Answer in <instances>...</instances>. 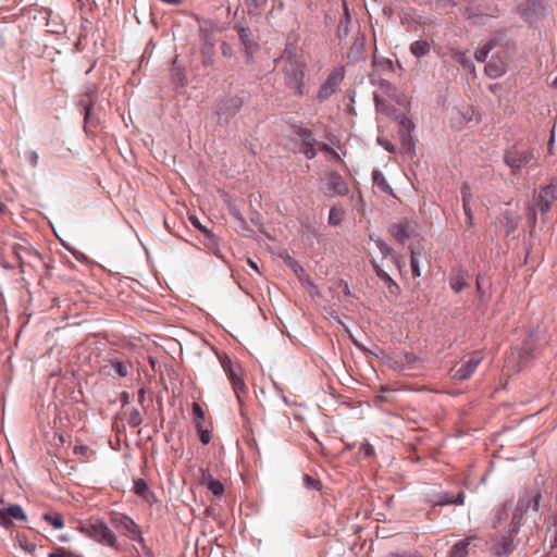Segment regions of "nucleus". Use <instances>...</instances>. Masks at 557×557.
Wrapping results in <instances>:
<instances>
[{
    "label": "nucleus",
    "mask_w": 557,
    "mask_h": 557,
    "mask_svg": "<svg viewBox=\"0 0 557 557\" xmlns=\"http://www.w3.org/2000/svg\"><path fill=\"white\" fill-rule=\"evenodd\" d=\"M44 519L54 529H62L64 527L63 517L59 513H46Z\"/></svg>",
    "instance_id": "nucleus-29"
},
{
    "label": "nucleus",
    "mask_w": 557,
    "mask_h": 557,
    "mask_svg": "<svg viewBox=\"0 0 557 557\" xmlns=\"http://www.w3.org/2000/svg\"><path fill=\"white\" fill-rule=\"evenodd\" d=\"M277 65L282 66L286 86L302 95L304 62L300 60L299 49L293 44H287L277 60Z\"/></svg>",
    "instance_id": "nucleus-1"
},
{
    "label": "nucleus",
    "mask_w": 557,
    "mask_h": 557,
    "mask_svg": "<svg viewBox=\"0 0 557 557\" xmlns=\"http://www.w3.org/2000/svg\"><path fill=\"white\" fill-rule=\"evenodd\" d=\"M0 518L2 521V525L8 528L12 524L11 519L15 520H26V513L20 505H10L4 509H0Z\"/></svg>",
    "instance_id": "nucleus-14"
},
{
    "label": "nucleus",
    "mask_w": 557,
    "mask_h": 557,
    "mask_svg": "<svg viewBox=\"0 0 557 557\" xmlns=\"http://www.w3.org/2000/svg\"><path fill=\"white\" fill-rule=\"evenodd\" d=\"M27 157H28V160H29L30 164L35 166L37 164V160H38L37 153L36 152H29Z\"/></svg>",
    "instance_id": "nucleus-48"
},
{
    "label": "nucleus",
    "mask_w": 557,
    "mask_h": 557,
    "mask_svg": "<svg viewBox=\"0 0 557 557\" xmlns=\"http://www.w3.org/2000/svg\"><path fill=\"white\" fill-rule=\"evenodd\" d=\"M110 364L119 376L125 377L128 374L127 366L123 361L119 359H112L110 360Z\"/></svg>",
    "instance_id": "nucleus-31"
},
{
    "label": "nucleus",
    "mask_w": 557,
    "mask_h": 557,
    "mask_svg": "<svg viewBox=\"0 0 557 557\" xmlns=\"http://www.w3.org/2000/svg\"><path fill=\"white\" fill-rule=\"evenodd\" d=\"M299 151L302 152L308 159L315 157V148L311 141H299Z\"/></svg>",
    "instance_id": "nucleus-32"
},
{
    "label": "nucleus",
    "mask_w": 557,
    "mask_h": 557,
    "mask_svg": "<svg viewBox=\"0 0 557 557\" xmlns=\"http://www.w3.org/2000/svg\"><path fill=\"white\" fill-rule=\"evenodd\" d=\"M404 148H406L407 151L411 152L413 150V146L411 145V141H401Z\"/></svg>",
    "instance_id": "nucleus-52"
},
{
    "label": "nucleus",
    "mask_w": 557,
    "mask_h": 557,
    "mask_svg": "<svg viewBox=\"0 0 557 557\" xmlns=\"http://www.w3.org/2000/svg\"><path fill=\"white\" fill-rule=\"evenodd\" d=\"M553 531L552 547H557V522L549 529Z\"/></svg>",
    "instance_id": "nucleus-46"
},
{
    "label": "nucleus",
    "mask_w": 557,
    "mask_h": 557,
    "mask_svg": "<svg viewBox=\"0 0 557 557\" xmlns=\"http://www.w3.org/2000/svg\"><path fill=\"white\" fill-rule=\"evenodd\" d=\"M387 557H414L410 554H397V553H391Z\"/></svg>",
    "instance_id": "nucleus-53"
},
{
    "label": "nucleus",
    "mask_w": 557,
    "mask_h": 557,
    "mask_svg": "<svg viewBox=\"0 0 557 557\" xmlns=\"http://www.w3.org/2000/svg\"><path fill=\"white\" fill-rule=\"evenodd\" d=\"M373 268L377 277L386 284L389 292L392 294H396L399 287L396 284V282L389 276V274L377 264H374Z\"/></svg>",
    "instance_id": "nucleus-19"
},
{
    "label": "nucleus",
    "mask_w": 557,
    "mask_h": 557,
    "mask_svg": "<svg viewBox=\"0 0 557 557\" xmlns=\"http://www.w3.org/2000/svg\"><path fill=\"white\" fill-rule=\"evenodd\" d=\"M48 557H72V555L65 552L63 548H58L51 552Z\"/></svg>",
    "instance_id": "nucleus-45"
},
{
    "label": "nucleus",
    "mask_w": 557,
    "mask_h": 557,
    "mask_svg": "<svg viewBox=\"0 0 557 557\" xmlns=\"http://www.w3.org/2000/svg\"><path fill=\"white\" fill-rule=\"evenodd\" d=\"M410 268H411V273L414 277H419L421 275L419 261H418L416 251L413 249H410Z\"/></svg>",
    "instance_id": "nucleus-34"
},
{
    "label": "nucleus",
    "mask_w": 557,
    "mask_h": 557,
    "mask_svg": "<svg viewBox=\"0 0 557 557\" xmlns=\"http://www.w3.org/2000/svg\"><path fill=\"white\" fill-rule=\"evenodd\" d=\"M380 144H383L384 145V148L388 151V152H396L397 151V148L395 147V145L392 143V141H379Z\"/></svg>",
    "instance_id": "nucleus-47"
},
{
    "label": "nucleus",
    "mask_w": 557,
    "mask_h": 557,
    "mask_svg": "<svg viewBox=\"0 0 557 557\" xmlns=\"http://www.w3.org/2000/svg\"><path fill=\"white\" fill-rule=\"evenodd\" d=\"M344 219V210L333 207L329 213V223L331 225H339Z\"/></svg>",
    "instance_id": "nucleus-28"
},
{
    "label": "nucleus",
    "mask_w": 557,
    "mask_h": 557,
    "mask_svg": "<svg viewBox=\"0 0 557 557\" xmlns=\"http://www.w3.org/2000/svg\"><path fill=\"white\" fill-rule=\"evenodd\" d=\"M87 449H88L87 446L78 445V446L74 447V453L75 454H84Z\"/></svg>",
    "instance_id": "nucleus-50"
},
{
    "label": "nucleus",
    "mask_w": 557,
    "mask_h": 557,
    "mask_svg": "<svg viewBox=\"0 0 557 557\" xmlns=\"http://www.w3.org/2000/svg\"><path fill=\"white\" fill-rule=\"evenodd\" d=\"M465 215H466V223L468 227H472L473 225V213L470 203H462Z\"/></svg>",
    "instance_id": "nucleus-41"
},
{
    "label": "nucleus",
    "mask_w": 557,
    "mask_h": 557,
    "mask_svg": "<svg viewBox=\"0 0 557 557\" xmlns=\"http://www.w3.org/2000/svg\"><path fill=\"white\" fill-rule=\"evenodd\" d=\"M197 432L199 434V437H200V442L203 444V445H207L210 443L211 441V431L208 430V429H205L203 425H199L198 424V429H197Z\"/></svg>",
    "instance_id": "nucleus-37"
},
{
    "label": "nucleus",
    "mask_w": 557,
    "mask_h": 557,
    "mask_svg": "<svg viewBox=\"0 0 557 557\" xmlns=\"http://www.w3.org/2000/svg\"><path fill=\"white\" fill-rule=\"evenodd\" d=\"M223 53H224V54L230 53V50H226L225 45H223Z\"/></svg>",
    "instance_id": "nucleus-62"
},
{
    "label": "nucleus",
    "mask_w": 557,
    "mask_h": 557,
    "mask_svg": "<svg viewBox=\"0 0 557 557\" xmlns=\"http://www.w3.org/2000/svg\"><path fill=\"white\" fill-rule=\"evenodd\" d=\"M141 422H143V418H141L140 412L137 409H133L128 417V424L132 428H136V426L140 425Z\"/></svg>",
    "instance_id": "nucleus-36"
},
{
    "label": "nucleus",
    "mask_w": 557,
    "mask_h": 557,
    "mask_svg": "<svg viewBox=\"0 0 557 557\" xmlns=\"http://www.w3.org/2000/svg\"><path fill=\"white\" fill-rule=\"evenodd\" d=\"M267 3V0H246V8L249 13H252V8L258 9L263 7Z\"/></svg>",
    "instance_id": "nucleus-42"
},
{
    "label": "nucleus",
    "mask_w": 557,
    "mask_h": 557,
    "mask_svg": "<svg viewBox=\"0 0 557 557\" xmlns=\"http://www.w3.org/2000/svg\"><path fill=\"white\" fill-rule=\"evenodd\" d=\"M323 191L329 197L346 196L349 193V187L346 181L335 171L325 172L322 177Z\"/></svg>",
    "instance_id": "nucleus-8"
},
{
    "label": "nucleus",
    "mask_w": 557,
    "mask_h": 557,
    "mask_svg": "<svg viewBox=\"0 0 557 557\" xmlns=\"http://www.w3.org/2000/svg\"><path fill=\"white\" fill-rule=\"evenodd\" d=\"M476 289H478L480 296L482 297L484 295V290H483L482 285H481L480 276L476 278Z\"/></svg>",
    "instance_id": "nucleus-51"
},
{
    "label": "nucleus",
    "mask_w": 557,
    "mask_h": 557,
    "mask_svg": "<svg viewBox=\"0 0 557 557\" xmlns=\"http://www.w3.org/2000/svg\"><path fill=\"white\" fill-rule=\"evenodd\" d=\"M430 44L424 40H417L410 45V51L417 58L426 55L430 52Z\"/></svg>",
    "instance_id": "nucleus-23"
},
{
    "label": "nucleus",
    "mask_w": 557,
    "mask_h": 557,
    "mask_svg": "<svg viewBox=\"0 0 557 557\" xmlns=\"http://www.w3.org/2000/svg\"><path fill=\"white\" fill-rule=\"evenodd\" d=\"M370 239L374 242L375 246L379 248L384 258H392L396 253L395 250L392 247H389L386 243H384L381 238H374L373 236H371Z\"/></svg>",
    "instance_id": "nucleus-27"
},
{
    "label": "nucleus",
    "mask_w": 557,
    "mask_h": 557,
    "mask_svg": "<svg viewBox=\"0 0 557 557\" xmlns=\"http://www.w3.org/2000/svg\"><path fill=\"white\" fill-rule=\"evenodd\" d=\"M462 203H470L472 199L471 188L468 183H463L460 188Z\"/></svg>",
    "instance_id": "nucleus-38"
},
{
    "label": "nucleus",
    "mask_w": 557,
    "mask_h": 557,
    "mask_svg": "<svg viewBox=\"0 0 557 557\" xmlns=\"http://www.w3.org/2000/svg\"><path fill=\"white\" fill-rule=\"evenodd\" d=\"M223 53H224V54L230 53V50H226L225 45H223Z\"/></svg>",
    "instance_id": "nucleus-61"
},
{
    "label": "nucleus",
    "mask_w": 557,
    "mask_h": 557,
    "mask_svg": "<svg viewBox=\"0 0 557 557\" xmlns=\"http://www.w3.org/2000/svg\"><path fill=\"white\" fill-rule=\"evenodd\" d=\"M470 541L471 537H468L455 543L449 552V557H467Z\"/></svg>",
    "instance_id": "nucleus-21"
},
{
    "label": "nucleus",
    "mask_w": 557,
    "mask_h": 557,
    "mask_svg": "<svg viewBox=\"0 0 557 557\" xmlns=\"http://www.w3.org/2000/svg\"><path fill=\"white\" fill-rule=\"evenodd\" d=\"M372 178H373L374 184L380 188V190H382L383 193H386V194L393 193L392 187L389 186V184L387 183L385 176L383 175V173L381 171L374 170L372 172Z\"/></svg>",
    "instance_id": "nucleus-22"
},
{
    "label": "nucleus",
    "mask_w": 557,
    "mask_h": 557,
    "mask_svg": "<svg viewBox=\"0 0 557 557\" xmlns=\"http://www.w3.org/2000/svg\"><path fill=\"white\" fill-rule=\"evenodd\" d=\"M77 530L101 545L115 547L117 540L113 531L102 520H86L79 522Z\"/></svg>",
    "instance_id": "nucleus-3"
},
{
    "label": "nucleus",
    "mask_w": 557,
    "mask_h": 557,
    "mask_svg": "<svg viewBox=\"0 0 557 557\" xmlns=\"http://www.w3.org/2000/svg\"><path fill=\"white\" fill-rule=\"evenodd\" d=\"M208 488L215 496L222 495L224 491V487L220 481H210Z\"/></svg>",
    "instance_id": "nucleus-39"
},
{
    "label": "nucleus",
    "mask_w": 557,
    "mask_h": 557,
    "mask_svg": "<svg viewBox=\"0 0 557 557\" xmlns=\"http://www.w3.org/2000/svg\"><path fill=\"white\" fill-rule=\"evenodd\" d=\"M482 360L483 356L481 351L472 352L469 359L465 361L459 368L451 370L453 379L457 381L468 380L474 373Z\"/></svg>",
    "instance_id": "nucleus-12"
},
{
    "label": "nucleus",
    "mask_w": 557,
    "mask_h": 557,
    "mask_svg": "<svg viewBox=\"0 0 557 557\" xmlns=\"http://www.w3.org/2000/svg\"><path fill=\"white\" fill-rule=\"evenodd\" d=\"M465 503V494L463 492L458 493L455 498H450L447 495L440 496L438 499L434 500L435 506H445V505H463Z\"/></svg>",
    "instance_id": "nucleus-24"
},
{
    "label": "nucleus",
    "mask_w": 557,
    "mask_h": 557,
    "mask_svg": "<svg viewBox=\"0 0 557 557\" xmlns=\"http://www.w3.org/2000/svg\"><path fill=\"white\" fill-rule=\"evenodd\" d=\"M557 198V185L549 184L543 187L539 195V209L542 214L550 210L552 205Z\"/></svg>",
    "instance_id": "nucleus-13"
},
{
    "label": "nucleus",
    "mask_w": 557,
    "mask_h": 557,
    "mask_svg": "<svg viewBox=\"0 0 557 557\" xmlns=\"http://www.w3.org/2000/svg\"><path fill=\"white\" fill-rule=\"evenodd\" d=\"M553 86L557 87V77L553 81Z\"/></svg>",
    "instance_id": "nucleus-64"
},
{
    "label": "nucleus",
    "mask_w": 557,
    "mask_h": 557,
    "mask_svg": "<svg viewBox=\"0 0 557 557\" xmlns=\"http://www.w3.org/2000/svg\"><path fill=\"white\" fill-rule=\"evenodd\" d=\"M302 480H304L305 486L307 488H309V490L319 491L322 487V484H321L320 480H318L315 478H312V476H310L308 474H305L302 476Z\"/></svg>",
    "instance_id": "nucleus-33"
},
{
    "label": "nucleus",
    "mask_w": 557,
    "mask_h": 557,
    "mask_svg": "<svg viewBox=\"0 0 557 557\" xmlns=\"http://www.w3.org/2000/svg\"><path fill=\"white\" fill-rule=\"evenodd\" d=\"M553 144H554V141H553V140H549V141H548V149H549V151H552Z\"/></svg>",
    "instance_id": "nucleus-60"
},
{
    "label": "nucleus",
    "mask_w": 557,
    "mask_h": 557,
    "mask_svg": "<svg viewBox=\"0 0 557 557\" xmlns=\"http://www.w3.org/2000/svg\"><path fill=\"white\" fill-rule=\"evenodd\" d=\"M360 451L363 453L368 457H371L374 455V448L370 443L362 444L360 447Z\"/></svg>",
    "instance_id": "nucleus-44"
},
{
    "label": "nucleus",
    "mask_w": 557,
    "mask_h": 557,
    "mask_svg": "<svg viewBox=\"0 0 557 557\" xmlns=\"http://www.w3.org/2000/svg\"><path fill=\"white\" fill-rule=\"evenodd\" d=\"M293 267L296 272H304V269L297 262H293Z\"/></svg>",
    "instance_id": "nucleus-57"
},
{
    "label": "nucleus",
    "mask_w": 557,
    "mask_h": 557,
    "mask_svg": "<svg viewBox=\"0 0 557 557\" xmlns=\"http://www.w3.org/2000/svg\"><path fill=\"white\" fill-rule=\"evenodd\" d=\"M533 158V152L529 148L522 145H513L506 151L504 160L511 168L512 172L516 173Z\"/></svg>",
    "instance_id": "nucleus-7"
},
{
    "label": "nucleus",
    "mask_w": 557,
    "mask_h": 557,
    "mask_svg": "<svg viewBox=\"0 0 557 557\" xmlns=\"http://www.w3.org/2000/svg\"><path fill=\"white\" fill-rule=\"evenodd\" d=\"M326 151H327V152H331L332 158H334L335 160H337V161H339V160H341L339 156H338L336 152H334V151H329L327 149H326Z\"/></svg>",
    "instance_id": "nucleus-59"
},
{
    "label": "nucleus",
    "mask_w": 557,
    "mask_h": 557,
    "mask_svg": "<svg viewBox=\"0 0 557 557\" xmlns=\"http://www.w3.org/2000/svg\"><path fill=\"white\" fill-rule=\"evenodd\" d=\"M345 76V72L343 67L334 69L326 77V79L321 84L317 99L321 102L327 100L332 95H334L339 85L342 84Z\"/></svg>",
    "instance_id": "nucleus-9"
},
{
    "label": "nucleus",
    "mask_w": 557,
    "mask_h": 557,
    "mask_svg": "<svg viewBox=\"0 0 557 557\" xmlns=\"http://www.w3.org/2000/svg\"><path fill=\"white\" fill-rule=\"evenodd\" d=\"M20 547L27 552V553H34L36 549V544L30 542L26 536H18L17 537Z\"/></svg>",
    "instance_id": "nucleus-35"
},
{
    "label": "nucleus",
    "mask_w": 557,
    "mask_h": 557,
    "mask_svg": "<svg viewBox=\"0 0 557 557\" xmlns=\"http://www.w3.org/2000/svg\"><path fill=\"white\" fill-rule=\"evenodd\" d=\"M396 123L401 139H411V131L414 128L413 123L405 115H396Z\"/></svg>",
    "instance_id": "nucleus-18"
},
{
    "label": "nucleus",
    "mask_w": 557,
    "mask_h": 557,
    "mask_svg": "<svg viewBox=\"0 0 557 557\" xmlns=\"http://www.w3.org/2000/svg\"><path fill=\"white\" fill-rule=\"evenodd\" d=\"M293 133L301 139H308L310 137L318 136L317 129L311 124L294 125Z\"/></svg>",
    "instance_id": "nucleus-20"
},
{
    "label": "nucleus",
    "mask_w": 557,
    "mask_h": 557,
    "mask_svg": "<svg viewBox=\"0 0 557 557\" xmlns=\"http://www.w3.org/2000/svg\"><path fill=\"white\" fill-rule=\"evenodd\" d=\"M193 413H194V422H195L196 429H198V424L203 425V421H205V411L198 403L193 404Z\"/></svg>",
    "instance_id": "nucleus-30"
},
{
    "label": "nucleus",
    "mask_w": 557,
    "mask_h": 557,
    "mask_svg": "<svg viewBox=\"0 0 557 557\" xmlns=\"http://www.w3.org/2000/svg\"><path fill=\"white\" fill-rule=\"evenodd\" d=\"M134 493L146 500H150V496H153L152 493H150L149 487L145 480L138 479L134 483Z\"/></svg>",
    "instance_id": "nucleus-25"
},
{
    "label": "nucleus",
    "mask_w": 557,
    "mask_h": 557,
    "mask_svg": "<svg viewBox=\"0 0 557 557\" xmlns=\"http://www.w3.org/2000/svg\"><path fill=\"white\" fill-rule=\"evenodd\" d=\"M246 261L249 263V265H250V267H251L256 272H259L258 267H257V264H256V262H255V261H252L251 259H247Z\"/></svg>",
    "instance_id": "nucleus-56"
},
{
    "label": "nucleus",
    "mask_w": 557,
    "mask_h": 557,
    "mask_svg": "<svg viewBox=\"0 0 557 557\" xmlns=\"http://www.w3.org/2000/svg\"><path fill=\"white\" fill-rule=\"evenodd\" d=\"M238 37L240 40H244V28L238 27L237 28Z\"/></svg>",
    "instance_id": "nucleus-58"
},
{
    "label": "nucleus",
    "mask_w": 557,
    "mask_h": 557,
    "mask_svg": "<svg viewBox=\"0 0 557 557\" xmlns=\"http://www.w3.org/2000/svg\"><path fill=\"white\" fill-rule=\"evenodd\" d=\"M509 518V508L508 505H503L495 513L492 527L497 529L503 523H505Z\"/></svg>",
    "instance_id": "nucleus-26"
},
{
    "label": "nucleus",
    "mask_w": 557,
    "mask_h": 557,
    "mask_svg": "<svg viewBox=\"0 0 557 557\" xmlns=\"http://www.w3.org/2000/svg\"><path fill=\"white\" fill-rule=\"evenodd\" d=\"M468 11H469V10H467V11H466V14H468V17H469V18L474 17V15H473L472 13H468Z\"/></svg>",
    "instance_id": "nucleus-63"
},
{
    "label": "nucleus",
    "mask_w": 557,
    "mask_h": 557,
    "mask_svg": "<svg viewBox=\"0 0 557 557\" xmlns=\"http://www.w3.org/2000/svg\"><path fill=\"white\" fill-rule=\"evenodd\" d=\"M388 233L399 243L405 244L418 235V224L408 219H401L388 227Z\"/></svg>",
    "instance_id": "nucleus-10"
},
{
    "label": "nucleus",
    "mask_w": 557,
    "mask_h": 557,
    "mask_svg": "<svg viewBox=\"0 0 557 557\" xmlns=\"http://www.w3.org/2000/svg\"><path fill=\"white\" fill-rule=\"evenodd\" d=\"M145 394H146V393H145V389H144V388H140V389L138 391V400H139V403H143V401L145 400Z\"/></svg>",
    "instance_id": "nucleus-54"
},
{
    "label": "nucleus",
    "mask_w": 557,
    "mask_h": 557,
    "mask_svg": "<svg viewBox=\"0 0 557 557\" xmlns=\"http://www.w3.org/2000/svg\"><path fill=\"white\" fill-rule=\"evenodd\" d=\"M392 260L393 262L395 263V265L400 270L401 269V256L395 253L393 257H392Z\"/></svg>",
    "instance_id": "nucleus-49"
},
{
    "label": "nucleus",
    "mask_w": 557,
    "mask_h": 557,
    "mask_svg": "<svg viewBox=\"0 0 557 557\" xmlns=\"http://www.w3.org/2000/svg\"><path fill=\"white\" fill-rule=\"evenodd\" d=\"M79 107H82V112L84 113L85 120V129L89 132L91 126H96L97 120L94 119L92 110H94V99L92 95L86 94L84 98L79 101Z\"/></svg>",
    "instance_id": "nucleus-15"
},
{
    "label": "nucleus",
    "mask_w": 557,
    "mask_h": 557,
    "mask_svg": "<svg viewBox=\"0 0 557 557\" xmlns=\"http://www.w3.org/2000/svg\"><path fill=\"white\" fill-rule=\"evenodd\" d=\"M189 221L191 222V224L197 227L200 232H202L205 235L207 236H211V233L210 231L200 223L199 219L195 215H190L189 216Z\"/></svg>",
    "instance_id": "nucleus-40"
},
{
    "label": "nucleus",
    "mask_w": 557,
    "mask_h": 557,
    "mask_svg": "<svg viewBox=\"0 0 557 557\" xmlns=\"http://www.w3.org/2000/svg\"><path fill=\"white\" fill-rule=\"evenodd\" d=\"M540 499L541 494L539 492H525L523 495H521L517 502L508 529L518 534L519 528L523 520V515L530 509L532 505L533 510L537 511L540 508Z\"/></svg>",
    "instance_id": "nucleus-4"
},
{
    "label": "nucleus",
    "mask_w": 557,
    "mask_h": 557,
    "mask_svg": "<svg viewBox=\"0 0 557 557\" xmlns=\"http://www.w3.org/2000/svg\"><path fill=\"white\" fill-rule=\"evenodd\" d=\"M221 364L224 371L227 374V377L233 386L234 393L239 401L243 404V394H244V382H243V370L239 364H234L232 360L225 356L220 359ZM240 414H244V409L240 406Z\"/></svg>",
    "instance_id": "nucleus-6"
},
{
    "label": "nucleus",
    "mask_w": 557,
    "mask_h": 557,
    "mask_svg": "<svg viewBox=\"0 0 557 557\" xmlns=\"http://www.w3.org/2000/svg\"><path fill=\"white\" fill-rule=\"evenodd\" d=\"M516 535L517 533H513L508 529V531L502 534L499 539H496L491 547L493 555L496 557H505L510 555L518 545Z\"/></svg>",
    "instance_id": "nucleus-11"
},
{
    "label": "nucleus",
    "mask_w": 557,
    "mask_h": 557,
    "mask_svg": "<svg viewBox=\"0 0 557 557\" xmlns=\"http://www.w3.org/2000/svg\"><path fill=\"white\" fill-rule=\"evenodd\" d=\"M449 285L456 293L461 292L468 284V273L461 268H454L449 275Z\"/></svg>",
    "instance_id": "nucleus-16"
},
{
    "label": "nucleus",
    "mask_w": 557,
    "mask_h": 557,
    "mask_svg": "<svg viewBox=\"0 0 557 557\" xmlns=\"http://www.w3.org/2000/svg\"><path fill=\"white\" fill-rule=\"evenodd\" d=\"M490 49H491L490 47H483V48L476 50L474 53L476 61L484 62L487 58Z\"/></svg>",
    "instance_id": "nucleus-43"
},
{
    "label": "nucleus",
    "mask_w": 557,
    "mask_h": 557,
    "mask_svg": "<svg viewBox=\"0 0 557 557\" xmlns=\"http://www.w3.org/2000/svg\"><path fill=\"white\" fill-rule=\"evenodd\" d=\"M376 111L385 115H394L395 108L393 102L404 106L406 98L394 85L388 82H381L379 89L374 95Z\"/></svg>",
    "instance_id": "nucleus-2"
},
{
    "label": "nucleus",
    "mask_w": 557,
    "mask_h": 557,
    "mask_svg": "<svg viewBox=\"0 0 557 557\" xmlns=\"http://www.w3.org/2000/svg\"><path fill=\"white\" fill-rule=\"evenodd\" d=\"M110 522L123 535L131 541L144 543L141 530L139 525L128 516L122 512L112 511L110 513Z\"/></svg>",
    "instance_id": "nucleus-5"
},
{
    "label": "nucleus",
    "mask_w": 557,
    "mask_h": 557,
    "mask_svg": "<svg viewBox=\"0 0 557 557\" xmlns=\"http://www.w3.org/2000/svg\"><path fill=\"white\" fill-rule=\"evenodd\" d=\"M405 359H406V361H407V362H412V361H414L417 358H416V356H413V355H411V354H406V355H405Z\"/></svg>",
    "instance_id": "nucleus-55"
},
{
    "label": "nucleus",
    "mask_w": 557,
    "mask_h": 557,
    "mask_svg": "<svg viewBox=\"0 0 557 557\" xmlns=\"http://www.w3.org/2000/svg\"><path fill=\"white\" fill-rule=\"evenodd\" d=\"M485 73L491 78H498L506 73V64L494 58L485 65Z\"/></svg>",
    "instance_id": "nucleus-17"
}]
</instances>
